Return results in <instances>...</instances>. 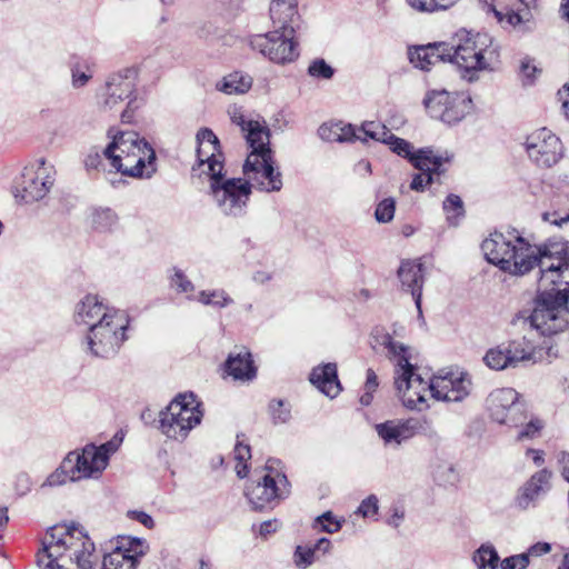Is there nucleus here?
<instances>
[{"instance_id": "nucleus-51", "label": "nucleus", "mask_w": 569, "mask_h": 569, "mask_svg": "<svg viewBox=\"0 0 569 569\" xmlns=\"http://www.w3.org/2000/svg\"><path fill=\"white\" fill-rule=\"evenodd\" d=\"M269 410L274 423H286L290 419V409L283 400H272Z\"/></svg>"}, {"instance_id": "nucleus-11", "label": "nucleus", "mask_w": 569, "mask_h": 569, "mask_svg": "<svg viewBox=\"0 0 569 569\" xmlns=\"http://www.w3.org/2000/svg\"><path fill=\"white\" fill-rule=\"evenodd\" d=\"M486 408L492 421L509 428H519L528 420L526 402L512 388H499L489 393Z\"/></svg>"}, {"instance_id": "nucleus-29", "label": "nucleus", "mask_w": 569, "mask_h": 569, "mask_svg": "<svg viewBox=\"0 0 569 569\" xmlns=\"http://www.w3.org/2000/svg\"><path fill=\"white\" fill-rule=\"evenodd\" d=\"M269 12L274 29L295 33V24L298 20L297 0H272Z\"/></svg>"}, {"instance_id": "nucleus-20", "label": "nucleus", "mask_w": 569, "mask_h": 569, "mask_svg": "<svg viewBox=\"0 0 569 569\" xmlns=\"http://www.w3.org/2000/svg\"><path fill=\"white\" fill-rule=\"evenodd\" d=\"M480 3L502 27H517L531 20L536 0H480Z\"/></svg>"}, {"instance_id": "nucleus-6", "label": "nucleus", "mask_w": 569, "mask_h": 569, "mask_svg": "<svg viewBox=\"0 0 569 569\" xmlns=\"http://www.w3.org/2000/svg\"><path fill=\"white\" fill-rule=\"evenodd\" d=\"M449 62L456 63L469 74L468 80L473 81L477 78V71L490 68V59L493 50L490 49V39L487 34H472L466 30H460L447 42Z\"/></svg>"}, {"instance_id": "nucleus-23", "label": "nucleus", "mask_w": 569, "mask_h": 569, "mask_svg": "<svg viewBox=\"0 0 569 569\" xmlns=\"http://www.w3.org/2000/svg\"><path fill=\"white\" fill-rule=\"evenodd\" d=\"M551 472L541 469L535 472L523 486H521L515 498V505L520 510H528L536 507L539 497L546 495L550 488Z\"/></svg>"}, {"instance_id": "nucleus-2", "label": "nucleus", "mask_w": 569, "mask_h": 569, "mask_svg": "<svg viewBox=\"0 0 569 569\" xmlns=\"http://www.w3.org/2000/svg\"><path fill=\"white\" fill-rule=\"evenodd\" d=\"M486 260L511 276H525L542 261L555 262L569 251V242L532 244L517 229L495 231L481 243Z\"/></svg>"}, {"instance_id": "nucleus-53", "label": "nucleus", "mask_w": 569, "mask_h": 569, "mask_svg": "<svg viewBox=\"0 0 569 569\" xmlns=\"http://www.w3.org/2000/svg\"><path fill=\"white\" fill-rule=\"evenodd\" d=\"M542 220L550 224L561 227L563 223L569 222V208L548 210L542 213Z\"/></svg>"}, {"instance_id": "nucleus-57", "label": "nucleus", "mask_w": 569, "mask_h": 569, "mask_svg": "<svg viewBox=\"0 0 569 569\" xmlns=\"http://www.w3.org/2000/svg\"><path fill=\"white\" fill-rule=\"evenodd\" d=\"M84 164H86L87 169H96V170H103V171L109 170V164L103 157V150L101 151V153L98 151H91L87 156V158L84 160Z\"/></svg>"}, {"instance_id": "nucleus-15", "label": "nucleus", "mask_w": 569, "mask_h": 569, "mask_svg": "<svg viewBox=\"0 0 569 569\" xmlns=\"http://www.w3.org/2000/svg\"><path fill=\"white\" fill-rule=\"evenodd\" d=\"M535 350V343L522 337L521 339L511 340L507 345L489 349L483 357V361L492 370L516 368L521 363L532 361Z\"/></svg>"}, {"instance_id": "nucleus-58", "label": "nucleus", "mask_w": 569, "mask_h": 569, "mask_svg": "<svg viewBox=\"0 0 569 569\" xmlns=\"http://www.w3.org/2000/svg\"><path fill=\"white\" fill-rule=\"evenodd\" d=\"M71 78H72V87L76 89L84 87L90 79L92 78L91 72L82 71L78 66L72 67L71 69Z\"/></svg>"}, {"instance_id": "nucleus-52", "label": "nucleus", "mask_w": 569, "mask_h": 569, "mask_svg": "<svg viewBox=\"0 0 569 569\" xmlns=\"http://www.w3.org/2000/svg\"><path fill=\"white\" fill-rule=\"evenodd\" d=\"M197 143L198 148L203 149V144L208 143L211 148L210 152H217L220 151V142L218 137L214 134V132L211 129L202 128L198 131L197 136Z\"/></svg>"}, {"instance_id": "nucleus-54", "label": "nucleus", "mask_w": 569, "mask_h": 569, "mask_svg": "<svg viewBox=\"0 0 569 569\" xmlns=\"http://www.w3.org/2000/svg\"><path fill=\"white\" fill-rule=\"evenodd\" d=\"M379 510V500L376 495H369L361 501L356 513L363 518L376 516Z\"/></svg>"}, {"instance_id": "nucleus-5", "label": "nucleus", "mask_w": 569, "mask_h": 569, "mask_svg": "<svg viewBox=\"0 0 569 569\" xmlns=\"http://www.w3.org/2000/svg\"><path fill=\"white\" fill-rule=\"evenodd\" d=\"M383 345L389 357L396 359L395 386L402 405L409 409L422 410L427 407L430 381L415 372V367L409 361L407 346L393 341L390 336L385 337Z\"/></svg>"}, {"instance_id": "nucleus-38", "label": "nucleus", "mask_w": 569, "mask_h": 569, "mask_svg": "<svg viewBox=\"0 0 569 569\" xmlns=\"http://www.w3.org/2000/svg\"><path fill=\"white\" fill-rule=\"evenodd\" d=\"M196 300L203 306L223 309L233 305L234 300L223 289L201 290Z\"/></svg>"}, {"instance_id": "nucleus-47", "label": "nucleus", "mask_w": 569, "mask_h": 569, "mask_svg": "<svg viewBox=\"0 0 569 569\" xmlns=\"http://www.w3.org/2000/svg\"><path fill=\"white\" fill-rule=\"evenodd\" d=\"M308 74L316 79L329 80L335 74V69L322 58H317L308 67Z\"/></svg>"}, {"instance_id": "nucleus-27", "label": "nucleus", "mask_w": 569, "mask_h": 569, "mask_svg": "<svg viewBox=\"0 0 569 569\" xmlns=\"http://www.w3.org/2000/svg\"><path fill=\"white\" fill-rule=\"evenodd\" d=\"M410 62L421 70H429L437 62L449 61L447 42L429 43L409 50Z\"/></svg>"}, {"instance_id": "nucleus-41", "label": "nucleus", "mask_w": 569, "mask_h": 569, "mask_svg": "<svg viewBox=\"0 0 569 569\" xmlns=\"http://www.w3.org/2000/svg\"><path fill=\"white\" fill-rule=\"evenodd\" d=\"M458 0H406V3L416 12L432 13L452 7Z\"/></svg>"}, {"instance_id": "nucleus-37", "label": "nucleus", "mask_w": 569, "mask_h": 569, "mask_svg": "<svg viewBox=\"0 0 569 569\" xmlns=\"http://www.w3.org/2000/svg\"><path fill=\"white\" fill-rule=\"evenodd\" d=\"M251 86V77L241 72H232L217 83V89L227 94H242L246 93Z\"/></svg>"}, {"instance_id": "nucleus-56", "label": "nucleus", "mask_w": 569, "mask_h": 569, "mask_svg": "<svg viewBox=\"0 0 569 569\" xmlns=\"http://www.w3.org/2000/svg\"><path fill=\"white\" fill-rule=\"evenodd\" d=\"M530 563L528 553H519L505 558L501 561V569H526Z\"/></svg>"}, {"instance_id": "nucleus-64", "label": "nucleus", "mask_w": 569, "mask_h": 569, "mask_svg": "<svg viewBox=\"0 0 569 569\" xmlns=\"http://www.w3.org/2000/svg\"><path fill=\"white\" fill-rule=\"evenodd\" d=\"M378 388V378L373 369L369 368L367 370V379L365 383V390L376 391Z\"/></svg>"}, {"instance_id": "nucleus-39", "label": "nucleus", "mask_w": 569, "mask_h": 569, "mask_svg": "<svg viewBox=\"0 0 569 569\" xmlns=\"http://www.w3.org/2000/svg\"><path fill=\"white\" fill-rule=\"evenodd\" d=\"M472 560L478 569H497L500 558L491 543H482L475 551Z\"/></svg>"}, {"instance_id": "nucleus-9", "label": "nucleus", "mask_w": 569, "mask_h": 569, "mask_svg": "<svg viewBox=\"0 0 569 569\" xmlns=\"http://www.w3.org/2000/svg\"><path fill=\"white\" fill-rule=\"evenodd\" d=\"M129 318L122 310L91 328L86 336V351L93 357L109 359L116 356L127 340Z\"/></svg>"}, {"instance_id": "nucleus-13", "label": "nucleus", "mask_w": 569, "mask_h": 569, "mask_svg": "<svg viewBox=\"0 0 569 569\" xmlns=\"http://www.w3.org/2000/svg\"><path fill=\"white\" fill-rule=\"evenodd\" d=\"M431 118L448 124L461 121L471 109L472 100L463 92L432 91L423 100Z\"/></svg>"}, {"instance_id": "nucleus-18", "label": "nucleus", "mask_w": 569, "mask_h": 569, "mask_svg": "<svg viewBox=\"0 0 569 569\" xmlns=\"http://www.w3.org/2000/svg\"><path fill=\"white\" fill-rule=\"evenodd\" d=\"M526 151L529 159L540 168H551L563 156L561 140L547 128L538 129L527 137Z\"/></svg>"}, {"instance_id": "nucleus-55", "label": "nucleus", "mask_w": 569, "mask_h": 569, "mask_svg": "<svg viewBox=\"0 0 569 569\" xmlns=\"http://www.w3.org/2000/svg\"><path fill=\"white\" fill-rule=\"evenodd\" d=\"M521 430L517 436V440H526L535 438L542 428V422L539 419H530L520 425Z\"/></svg>"}, {"instance_id": "nucleus-4", "label": "nucleus", "mask_w": 569, "mask_h": 569, "mask_svg": "<svg viewBox=\"0 0 569 569\" xmlns=\"http://www.w3.org/2000/svg\"><path fill=\"white\" fill-rule=\"evenodd\" d=\"M103 149L109 171L130 178H151L157 171L156 152L149 142L134 131H118Z\"/></svg>"}, {"instance_id": "nucleus-30", "label": "nucleus", "mask_w": 569, "mask_h": 569, "mask_svg": "<svg viewBox=\"0 0 569 569\" xmlns=\"http://www.w3.org/2000/svg\"><path fill=\"white\" fill-rule=\"evenodd\" d=\"M224 369L234 380L249 381L257 375L251 353L246 348L231 352L224 362Z\"/></svg>"}, {"instance_id": "nucleus-7", "label": "nucleus", "mask_w": 569, "mask_h": 569, "mask_svg": "<svg viewBox=\"0 0 569 569\" xmlns=\"http://www.w3.org/2000/svg\"><path fill=\"white\" fill-rule=\"evenodd\" d=\"M200 403L192 392L178 395L159 415V428L169 439L183 441L201 422Z\"/></svg>"}, {"instance_id": "nucleus-36", "label": "nucleus", "mask_w": 569, "mask_h": 569, "mask_svg": "<svg viewBox=\"0 0 569 569\" xmlns=\"http://www.w3.org/2000/svg\"><path fill=\"white\" fill-rule=\"evenodd\" d=\"M436 158H439V164H429L428 169H418L420 173L413 176L412 181L410 183V188L415 191H423L426 186L438 181V178L445 173V169L442 168L445 162L449 161L448 157H443L442 154L435 153Z\"/></svg>"}, {"instance_id": "nucleus-31", "label": "nucleus", "mask_w": 569, "mask_h": 569, "mask_svg": "<svg viewBox=\"0 0 569 569\" xmlns=\"http://www.w3.org/2000/svg\"><path fill=\"white\" fill-rule=\"evenodd\" d=\"M87 221L90 228L100 233H111L118 229L119 217L109 207H93L89 210Z\"/></svg>"}, {"instance_id": "nucleus-35", "label": "nucleus", "mask_w": 569, "mask_h": 569, "mask_svg": "<svg viewBox=\"0 0 569 569\" xmlns=\"http://www.w3.org/2000/svg\"><path fill=\"white\" fill-rule=\"evenodd\" d=\"M150 549L148 541L143 538L138 537H121L118 546L114 548L123 555L126 559L133 562L134 567H138L142 557H144Z\"/></svg>"}, {"instance_id": "nucleus-16", "label": "nucleus", "mask_w": 569, "mask_h": 569, "mask_svg": "<svg viewBox=\"0 0 569 569\" xmlns=\"http://www.w3.org/2000/svg\"><path fill=\"white\" fill-rule=\"evenodd\" d=\"M293 34L286 30L274 29L266 34L252 37L250 46L271 61L283 64L293 61L299 56Z\"/></svg>"}, {"instance_id": "nucleus-48", "label": "nucleus", "mask_w": 569, "mask_h": 569, "mask_svg": "<svg viewBox=\"0 0 569 569\" xmlns=\"http://www.w3.org/2000/svg\"><path fill=\"white\" fill-rule=\"evenodd\" d=\"M316 561V552L312 546H298L293 553V563L301 569L309 568Z\"/></svg>"}, {"instance_id": "nucleus-50", "label": "nucleus", "mask_w": 569, "mask_h": 569, "mask_svg": "<svg viewBox=\"0 0 569 569\" xmlns=\"http://www.w3.org/2000/svg\"><path fill=\"white\" fill-rule=\"evenodd\" d=\"M317 525L320 526V530L328 532V533H335L338 532L341 527L342 522L333 516L331 511H326L325 513L318 516L316 518Z\"/></svg>"}, {"instance_id": "nucleus-34", "label": "nucleus", "mask_w": 569, "mask_h": 569, "mask_svg": "<svg viewBox=\"0 0 569 569\" xmlns=\"http://www.w3.org/2000/svg\"><path fill=\"white\" fill-rule=\"evenodd\" d=\"M210 152V154H206L204 157V149H197V158H198V167H207V171H204L209 178H210V186L209 191L213 187L216 182H219L218 184L224 182L228 178L224 177L223 173V162H222V154L220 151Z\"/></svg>"}, {"instance_id": "nucleus-59", "label": "nucleus", "mask_w": 569, "mask_h": 569, "mask_svg": "<svg viewBox=\"0 0 569 569\" xmlns=\"http://www.w3.org/2000/svg\"><path fill=\"white\" fill-rule=\"evenodd\" d=\"M234 458L238 462H247L251 458L250 446L240 440L239 436L234 446Z\"/></svg>"}, {"instance_id": "nucleus-43", "label": "nucleus", "mask_w": 569, "mask_h": 569, "mask_svg": "<svg viewBox=\"0 0 569 569\" xmlns=\"http://www.w3.org/2000/svg\"><path fill=\"white\" fill-rule=\"evenodd\" d=\"M170 284L178 293H184L188 299H194L193 293L196 287L182 270L173 269V273L170 277Z\"/></svg>"}, {"instance_id": "nucleus-61", "label": "nucleus", "mask_w": 569, "mask_h": 569, "mask_svg": "<svg viewBox=\"0 0 569 569\" xmlns=\"http://www.w3.org/2000/svg\"><path fill=\"white\" fill-rule=\"evenodd\" d=\"M537 72L538 69L536 68V66L531 64L530 61L521 62V73L523 77L525 84H531L536 78Z\"/></svg>"}, {"instance_id": "nucleus-63", "label": "nucleus", "mask_w": 569, "mask_h": 569, "mask_svg": "<svg viewBox=\"0 0 569 569\" xmlns=\"http://www.w3.org/2000/svg\"><path fill=\"white\" fill-rule=\"evenodd\" d=\"M231 121L239 126L242 133L251 126V123L254 121L253 119H247L241 112L234 111L231 114Z\"/></svg>"}, {"instance_id": "nucleus-3", "label": "nucleus", "mask_w": 569, "mask_h": 569, "mask_svg": "<svg viewBox=\"0 0 569 569\" xmlns=\"http://www.w3.org/2000/svg\"><path fill=\"white\" fill-rule=\"evenodd\" d=\"M40 569H96L98 556L91 538L76 525L50 528L38 552Z\"/></svg>"}, {"instance_id": "nucleus-17", "label": "nucleus", "mask_w": 569, "mask_h": 569, "mask_svg": "<svg viewBox=\"0 0 569 569\" xmlns=\"http://www.w3.org/2000/svg\"><path fill=\"white\" fill-rule=\"evenodd\" d=\"M54 168L47 164L44 159L37 164L24 168L22 180L16 197H21L26 203L39 201L47 196L54 183Z\"/></svg>"}, {"instance_id": "nucleus-24", "label": "nucleus", "mask_w": 569, "mask_h": 569, "mask_svg": "<svg viewBox=\"0 0 569 569\" xmlns=\"http://www.w3.org/2000/svg\"><path fill=\"white\" fill-rule=\"evenodd\" d=\"M78 481L86 479H99L106 470L104 466L96 463L98 457L91 446L86 445L81 450H73L67 455Z\"/></svg>"}, {"instance_id": "nucleus-62", "label": "nucleus", "mask_w": 569, "mask_h": 569, "mask_svg": "<svg viewBox=\"0 0 569 569\" xmlns=\"http://www.w3.org/2000/svg\"><path fill=\"white\" fill-rule=\"evenodd\" d=\"M551 550V546L548 542H537L532 545L526 553H528V560L530 557H540L549 553Z\"/></svg>"}, {"instance_id": "nucleus-49", "label": "nucleus", "mask_w": 569, "mask_h": 569, "mask_svg": "<svg viewBox=\"0 0 569 569\" xmlns=\"http://www.w3.org/2000/svg\"><path fill=\"white\" fill-rule=\"evenodd\" d=\"M396 202L392 198L380 201L376 208L375 217L378 222L387 223L393 219Z\"/></svg>"}, {"instance_id": "nucleus-60", "label": "nucleus", "mask_w": 569, "mask_h": 569, "mask_svg": "<svg viewBox=\"0 0 569 569\" xmlns=\"http://www.w3.org/2000/svg\"><path fill=\"white\" fill-rule=\"evenodd\" d=\"M128 517L132 520L140 522L148 529H152L154 527V521L152 517L144 511L130 510L128 511Z\"/></svg>"}, {"instance_id": "nucleus-44", "label": "nucleus", "mask_w": 569, "mask_h": 569, "mask_svg": "<svg viewBox=\"0 0 569 569\" xmlns=\"http://www.w3.org/2000/svg\"><path fill=\"white\" fill-rule=\"evenodd\" d=\"M443 210L451 224H457L458 219L465 216V208L461 198L457 194H449L443 201Z\"/></svg>"}, {"instance_id": "nucleus-42", "label": "nucleus", "mask_w": 569, "mask_h": 569, "mask_svg": "<svg viewBox=\"0 0 569 569\" xmlns=\"http://www.w3.org/2000/svg\"><path fill=\"white\" fill-rule=\"evenodd\" d=\"M360 131L363 133L360 140L366 141L367 139H372L382 143H386L389 138L388 136L391 133L385 124L376 121L363 123Z\"/></svg>"}, {"instance_id": "nucleus-14", "label": "nucleus", "mask_w": 569, "mask_h": 569, "mask_svg": "<svg viewBox=\"0 0 569 569\" xmlns=\"http://www.w3.org/2000/svg\"><path fill=\"white\" fill-rule=\"evenodd\" d=\"M267 473L261 481L246 488L244 495L252 509L263 510L272 508L276 502L289 495V481L284 473L271 472V467L266 466Z\"/></svg>"}, {"instance_id": "nucleus-33", "label": "nucleus", "mask_w": 569, "mask_h": 569, "mask_svg": "<svg viewBox=\"0 0 569 569\" xmlns=\"http://www.w3.org/2000/svg\"><path fill=\"white\" fill-rule=\"evenodd\" d=\"M318 134L321 140L328 142H349L361 139L351 124L343 122L323 123L319 127Z\"/></svg>"}, {"instance_id": "nucleus-1", "label": "nucleus", "mask_w": 569, "mask_h": 569, "mask_svg": "<svg viewBox=\"0 0 569 569\" xmlns=\"http://www.w3.org/2000/svg\"><path fill=\"white\" fill-rule=\"evenodd\" d=\"M538 272V293L530 315L521 312L516 323L521 322L542 336L563 331L569 325V250L555 262L542 261Z\"/></svg>"}, {"instance_id": "nucleus-25", "label": "nucleus", "mask_w": 569, "mask_h": 569, "mask_svg": "<svg viewBox=\"0 0 569 569\" xmlns=\"http://www.w3.org/2000/svg\"><path fill=\"white\" fill-rule=\"evenodd\" d=\"M388 137L385 144H388L392 152L408 159L416 169H428V166L432 163L439 164V158L435 157V152L431 149L412 151V144L407 140L395 136L392 132Z\"/></svg>"}, {"instance_id": "nucleus-32", "label": "nucleus", "mask_w": 569, "mask_h": 569, "mask_svg": "<svg viewBox=\"0 0 569 569\" xmlns=\"http://www.w3.org/2000/svg\"><path fill=\"white\" fill-rule=\"evenodd\" d=\"M248 146L251 148L250 153L271 152L270 148V130L266 121L254 120L251 126L243 132Z\"/></svg>"}, {"instance_id": "nucleus-45", "label": "nucleus", "mask_w": 569, "mask_h": 569, "mask_svg": "<svg viewBox=\"0 0 569 569\" xmlns=\"http://www.w3.org/2000/svg\"><path fill=\"white\" fill-rule=\"evenodd\" d=\"M120 441L121 440H117L116 438H113L100 446H97L94 443H88V445L91 446L93 451H96L97 457H98V461H97L98 465H100V466L103 465L104 468L107 469V467L109 465L110 457L113 453H116L119 449Z\"/></svg>"}, {"instance_id": "nucleus-19", "label": "nucleus", "mask_w": 569, "mask_h": 569, "mask_svg": "<svg viewBox=\"0 0 569 569\" xmlns=\"http://www.w3.org/2000/svg\"><path fill=\"white\" fill-rule=\"evenodd\" d=\"M430 422L426 418L391 419L375 425V431L385 446L399 447L416 435L430 431Z\"/></svg>"}, {"instance_id": "nucleus-22", "label": "nucleus", "mask_w": 569, "mask_h": 569, "mask_svg": "<svg viewBox=\"0 0 569 569\" xmlns=\"http://www.w3.org/2000/svg\"><path fill=\"white\" fill-rule=\"evenodd\" d=\"M118 311V309L104 305L98 296L87 295L76 306L74 321L79 326L87 327L89 331L96 325L108 320L112 312Z\"/></svg>"}, {"instance_id": "nucleus-46", "label": "nucleus", "mask_w": 569, "mask_h": 569, "mask_svg": "<svg viewBox=\"0 0 569 569\" xmlns=\"http://www.w3.org/2000/svg\"><path fill=\"white\" fill-rule=\"evenodd\" d=\"M101 569H137L129 559L114 549L103 557Z\"/></svg>"}, {"instance_id": "nucleus-12", "label": "nucleus", "mask_w": 569, "mask_h": 569, "mask_svg": "<svg viewBox=\"0 0 569 569\" xmlns=\"http://www.w3.org/2000/svg\"><path fill=\"white\" fill-rule=\"evenodd\" d=\"M216 182L209 194L219 212L228 218H241L247 213L252 191L242 178H229L218 184Z\"/></svg>"}, {"instance_id": "nucleus-8", "label": "nucleus", "mask_w": 569, "mask_h": 569, "mask_svg": "<svg viewBox=\"0 0 569 569\" xmlns=\"http://www.w3.org/2000/svg\"><path fill=\"white\" fill-rule=\"evenodd\" d=\"M136 71L122 69L108 76L104 83L97 90V103L102 111L117 109L127 101V108L121 113L123 122H130L136 106Z\"/></svg>"}, {"instance_id": "nucleus-28", "label": "nucleus", "mask_w": 569, "mask_h": 569, "mask_svg": "<svg viewBox=\"0 0 569 569\" xmlns=\"http://www.w3.org/2000/svg\"><path fill=\"white\" fill-rule=\"evenodd\" d=\"M310 382L329 398H336L342 389L338 379L337 365L332 362L313 368Z\"/></svg>"}, {"instance_id": "nucleus-26", "label": "nucleus", "mask_w": 569, "mask_h": 569, "mask_svg": "<svg viewBox=\"0 0 569 569\" xmlns=\"http://www.w3.org/2000/svg\"><path fill=\"white\" fill-rule=\"evenodd\" d=\"M423 264L419 261H403L398 270V277L403 288L411 292L418 309L419 316H421V297L423 286Z\"/></svg>"}, {"instance_id": "nucleus-10", "label": "nucleus", "mask_w": 569, "mask_h": 569, "mask_svg": "<svg viewBox=\"0 0 569 569\" xmlns=\"http://www.w3.org/2000/svg\"><path fill=\"white\" fill-rule=\"evenodd\" d=\"M243 181L250 190L261 192H279L283 187L282 173L276 166L273 151L267 153H249L242 166Z\"/></svg>"}, {"instance_id": "nucleus-40", "label": "nucleus", "mask_w": 569, "mask_h": 569, "mask_svg": "<svg viewBox=\"0 0 569 569\" xmlns=\"http://www.w3.org/2000/svg\"><path fill=\"white\" fill-rule=\"evenodd\" d=\"M78 482L76 476L73 475L70 459L66 456L61 461L60 466L48 476L42 487H58L64 485L67 481Z\"/></svg>"}, {"instance_id": "nucleus-21", "label": "nucleus", "mask_w": 569, "mask_h": 569, "mask_svg": "<svg viewBox=\"0 0 569 569\" xmlns=\"http://www.w3.org/2000/svg\"><path fill=\"white\" fill-rule=\"evenodd\" d=\"M472 382L467 372L449 371L430 380V393L437 400L459 402L471 391Z\"/></svg>"}]
</instances>
